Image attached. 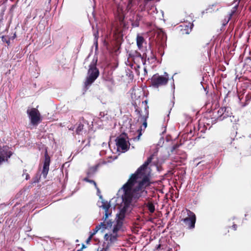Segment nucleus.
<instances>
[{
    "label": "nucleus",
    "instance_id": "1",
    "mask_svg": "<svg viewBox=\"0 0 251 251\" xmlns=\"http://www.w3.org/2000/svg\"><path fill=\"white\" fill-rule=\"evenodd\" d=\"M152 159V155L149 156L135 173L131 175L127 181L119 189L120 193L122 192H126L131 195L139 194L141 197L144 196L147 194L144 186L148 185L149 179L147 176H144L145 171Z\"/></svg>",
    "mask_w": 251,
    "mask_h": 251
},
{
    "label": "nucleus",
    "instance_id": "2",
    "mask_svg": "<svg viewBox=\"0 0 251 251\" xmlns=\"http://www.w3.org/2000/svg\"><path fill=\"white\" fill-rule=\"evenodd\" d=\"M152 159V155L149 156L135 173L131 175L127 181L119 189L120 193L122 192H126L131 195L139 194L141 197L144 196L147 194L144 186L148 185L149 179L147 176H144L145 171Z\"/></svg>",
    "mask_w": 251,
    "mask_h": 251
},
{
    "label": "nucleus",
    "instance_id": "3",
    "mask_svg": "<svg viewBox=\"0 0 251 251\" xmlns=\"http://www.w3.org/2000/svg\"><path fill=\"white\" fill-rule=\"evenodd\" d=\"M118 199L121 200L118 206V212L116 214L117 222L114 226L113 232L117 234L120 229L123 221L127 215H129L134 207V200L139 199L141 195L139 194L131 195L126 192H122L120 193V190L117 193ZM118 204V203H117Z\"/></svg>",
    "mask_w": 251,
    "mask_h": 251
},
{
    "label": "nucleus",
    "instance_id": "4",
    "mask_svg": "<svg viewBox=\"0 0 251 251\" xmlns=\"http://www.w3.org/2000/svg\"><path fill=\"white\" fill-rule=\"evenodd\" d=\"M97 58H93L91 64L89 65L88 71V76L85 82V86L86 87L91 85L99 75V71L96 67Z\"/></svg>",
    "mask_w": 251,
    "mask_h": 251
},
{
    "label": "nucleus",
    "instance_id": "5",
    "mask_svg": "<svg viewBox=\"0 0 251 251\" xmlns=\"http://www.w3.org/2000/svg\"><path fill=\"white\" fill-rule=\"evenodd\" d=\"M230 110V108L228 107L220 108L217 111V120L222 121L225 119L228 118V121H229L231 123H236L238 121V119L232 115Z\"/></svg>",
    "mask_w": 251,
    "mask_h": 251
},
{
    "label": "nucleus",
    "instance_id": "6",
    "mask_svg": "<svg viewBox=\"0 0 251 251\" xmlns=\"http://www.w3.org/2000/svg\"><path fill=\"white\" fill-rule=\"evenodd\" d=\"M26 112L32 126H37L41 122V115L36 108L28 109Z\"/></svg>",
    "mask_w": 251,
    "mask_h": 251
},
{
    "label": "nucleus",
    "instance_id": "7",
    "mask_svg": "<svg viewBox=\"0 0 251 251\" xmlns=\"http://www.w3.org/2000/svg\"><path fill=\"white\" fill-rule=\"evenodd\" d=\"M168 83L167 78L156 74L151 78V86L154 88H158L159 86L166 85Z\"/></svg>",
    "mask_w": 251,
    "mask_h": 251
},
{
    "label": "nucleus",
    "instance_id": "8",
    "mask_svg": "<svg viewBox=\"0 0 251 251\" xmlns=\"http://www.w3.org/2000/svg\"><path fill=\"white\" fill-rule=\"evenodd\" d=\"M187 212L188 217L182 219L181 221L184 223L185 226H187L188 229H192L195 228L196 216L194 212L189 210Z\"/></svg>",
    "mask_w": 251,
    "mask_h": 251
},
{
    "label": "nucleus",
    "instance_id": "9",
    "mask_svg": "<svg viewBox=\"0 0 251 251\" xmlns=\"http://www.w3.org/2000/svg\"><path fill=\"white\" fill-rule=\"evenodd\" d=\"M13 152L9 151L8 146H5L0 148V165L4 162H8Z\"/></svg>",
    "mask_w": 251,
    "mask_h": 251
},
{
    "label": "nucleus",
    "instance_id": "10",
    "mask_svg": "<svg viewBox=\"0 0 251 251\" xmlns=\"http://www.w3.org/2000/svg\"><path fill=\"white\" fill-rule=\"evenodd\" d=\"M117 150L125 152L128 149V145L126 139L123 137H118L116 139Z\"/></svg>",
    "mask_w": 251,
    "mask_h": 251
},
{
    "label": "nucleus",
    "instance_id": "11",
    "mask_svg": "<svg viewBox=\"0 0 251 251\" xmlns=\"http://www.w3.org/2000/svg\"><path fill=\"white\" fill-rule=\"evenodd\" d=\"M104 238L105 241H108L107 244L105 247H103L102 249H100V251L98 249V251H106L109 247L117 240V234L106 233L105 234Z\"/></svg>",
    "mask_w": 251,
    "mask_h": 251
},
{
    "label": "nucleus",
    "instance_id": "12",
    "mask_svg": "<svg viewBox=\"0 0 251 251\" xmlns=\"http://www.w3.org/2000/svg\"><path fill=\"white\" fill-rule=\"evenodd\" d=\"M112 224L113 222L111 220H108L107 221H103V222L100 223L99 225L96 226L93 231L90 232V235L93 237L100 229H102L103 231L107 228H111L112 226Z\"/></svg>",
    "mask_w": 251,
    "mask_h": 251
},
{
    "label": "nucleus",
    "instance_id": "13",
    "mask_svg": "<svg viewBox=\"0 0 251 251\" xmlns=\"http://www.w3.org/2000/svg\"><path fill=\"white\" fill-rule=\"evenodd\" d=\"M50 162V156L48 154V152L46 151L45 153V158L44 161V164L43 167V170L42 172V175L44 178H46L48 174L49 170V166Z\"/></svg>",
    "mask_w": 251,
    "mask_h": 251
},
{
    "label": "nucleus",
    "instance_id": "14",
    "mask_svg": "<svg viewBox=\"0 0 251 251\" xmlns=\"http://www.w3.org/2000/svg\"><path fill=\"white\" fill-rule=\"evenodd\" d=\"M101 202L102 204L100 206V207H102L103 209H104L105 211V214L102 220L104 221H107V219L109 216H111V213L109 211L110 205V203H108L107 201L104 202L102 201Z\"/></svg>",
    "mask_w": 251,
    "mask_h": 251
},
{
    "label": "nucleus",
    "instance_id": "15",
    "mask_svg": "<svg viewBox=\"0 0 251 251\" xmlns=\"http://www.w3.org/2000/svg\"><path fill=\"white\" fill-rule=\"evenodd\" d=\"M193 26V24L189 23L188 24L186 23H183L182 25H180V27H181L180 30L182 34H189L192 30V27Z\"/></svg>",
    "mask_w": 251,
    "mask_h": 251
},
{
    "label": "nucleus",
    "instance_id": "16",
    "mask_svg": "<svg viewBox=\"0 0 251 251\" xmlns=\"http://www.w3.org/2000/svg\"><path fill=\"white\" fill-rule=\"evenodd\" d=\"M149 106H146L145 108V115H141V118L140 120L141 121L143 122V126H144V129H145L147 126V119L149 117Z\"/></svg>",
    "mask_w": 251,
    "mask_h": 251
},
{
    "label": "nucleus",
    "instance_id": "17",
    "mask_svg": "<svg viewBox=\"0 0 251 251\" xmlns=\"http://www.w3.org/2000/svg\"><path fill=\"white\" fill-rule=\"evenodd\" d=\"M138 1V4L140 2H143V3H141L139 5V7L141 9V11H143L146 10L147 7L148 6V4L152 1L153 0H137ZM160 0H156V2L159 1Z\"/></svg>",
    "mask_w": 251,
    "mask_h": 251
},
{
    "label": "nucleus",
    "instance_id": "18",
    "mask_svg": "<svg viewBox=\"0 0 251 251\" xmlns=\"http://www.w3.org/2000/svg\"><path fill=\"white\" fill-rule=\"evenodd\" d=\"M98 169V165L90 167L88 169L87 171V177H93L96 174Z\"/></svg>",
    "mask_w": 251,
    "mask_h": 251
},
{
    "label": "nucleus",
    "instance_id": "19",
    "mask_svg": "<svg viewBox=\"0 0 251 251\" xmlns=\"http://www.w3.org/2000/svg\"><path fill=\"white\" fill-rule=\"evenodd\" d=\"M144 41V37L139 34H138L136 37V44L139 50H141L143 47V43Z\"/></svg>",
    "mask_w": 251,
    "mask_h": 251
},
{
    "label": "nucleus",
    "instance_id": "20",
    "mask_svg": "<svg viewBox=\"0 0 251 251\" xmlns=\"http://www.w3.org/2000/svg\"><path fill=\"white\" fill-rule=\"evenodd\" d=\"M142 16L140 15H137L135 18V20L132 22L131 25L133 27H138L139 26L140 21L142 20Z\"/></svg>",
    "mask_w": 251,
    "mask_h": 251
},
{
    "label": "nucleus",
    "instance_id": "21",
    "mask_svg": "<svg viewBox=\"0 0 251 251\" xmlns=\"http://www.w3.org/2000/svg\"><path fill=\"white\" fill-rule=\"evenodd\" d=\"M144 54L143 55H142L140 52L137 51H135L134 54L133 55V56L134 57L141 58L143 65H145L146 62V60L144 58Z\"/></svg>",
    "mask_w": 251,
    "mask_h": 251
},
{
    "label": "nucleus",
    "instance_id": "22",
    "mask_svg": "<svg viewBox=\"0 0 251 251\" xmlns=\"http://www.w3.org/2000/svg\"><path fill=\"white\" fill-rule=\"evenodd\" d=\"M147 207L150 213H152L154 212L155 207H154V204L152 203L148 202L147 204Z\"/></svg>",
    "mask_w": 251,
    "mask_h": 251
},
{
    "label": "nucleus",
    "instance_id": "23",
    "mask_svg": "<svg viewBox=\"0 0 251 251\" xmlns=\"http://www.w3.org/2000/svg\"><path fill=\"white\" fill-rule=\"evenodd\" d=\"M84 125L81 124V123L79 124L76 129V133L77 134H82L83 132Z\"/></svg>",
    "mask_w": 251,
    "mask_h": 251
},
{
    "label": "nucleus",
    "instance_id": "24",
    "mask_svg": "<svg viewBox=\"0 0 251 251\" xmlns=\"http://www.w3.org/2000/svg\"><path fill=\"white\" fill-rule=\"evenodd\" d=\"M142 127H141L140 129H138L137 131L138 132V135L136 137L133 138L134 141H138L140 139V136L142 135Z\"/></svg>",
    "mask_w": 251,
    "mask_h": 251
},
{
    "label": "nucleus",
    "instance_id": "25",
    "mask_svg": "<svg viewBox=\"0 0 251 251\" xmlns=\"http://www.w3.org/2000/svg\"><path fill=\"white\" fill-rule=\"evenodd\" d=\"M89 178V177H85L83 178V180L86 182H88L90 183L93 184L95 185V188H97V184L96 182L93 180L90 179Z\"/></svg>",
    "mask_w": 251,
    "mask_h": 251
},
{
    "label": "nucleus",
    "instance_id": "26",
    "mask_svg": "<svg viewBox=\"0 0 251 251\" xmlns=\"http://www.w3.org/2000/svg\"><path fill=\"white\" fill-rule=\"evenodd\" d=\"M151 56L148 57V60L149 61H150V60H151V62H152L156 60V57L155 55L153 54L152 51H151Z\"/></svg>",
    "mask_w": 251,
    "mask_h": 251
},
{
    "label": "nucleus",
    "instance_id": "27",
    "mask_svg": "<svg viewBox=\"0 0 251 251\" xmlns=\"http://www.w3.org/2000/svg\"><path fill=\"white\" fill-rule=\"evenodd\" d=\"M158 35L159 36H161V38H162V40H166V38H167V36H166V33L163 32L162 30H161L159 33H158Z\"/></svg>",
    "mask_w": 251,
    "mask_h": 251
},
{
    "label": "nucleus",
    "instance_id": "28",
    "mask_svg": "<svg viewBox=\"0 0 251 251\" xmlns=\"http://www.w3.org/2000/svg\"><path fill=\"white\" fill-rule=\"evenodd\" d=\"M107 118V117H105L104 113H102V112L100 113V114L99 115V117L98 118V119L100 121H103L106 120Z\"/></svg>",
    "mask_w": 251,
    "mask_h": 251
},
{
    "label": "nucleus",
    "instance_id": "29",
    "mask_svg": "<svg viewBox=\"0 0 251 251\" xmlns=\"http://www.w3.org/2000/svg\"><path fill=\"white\" fill-rule=\"evenodd\" d=\"M238 4H235V6L232 8L231 13L230 14V17L232 16L236 11L237 8H238Z\"/></svg>",
    "mask_w": 251,
    "mask_h": 251
},
{
    "label": "nucleus",
    "instance_id": "30",
    "mask_svg": "<svg viewBox=\"0 0 251 251\" xmlns=\"http://www.w3.org/2000/svg\"><path fill=\"white\" fill-rule=\"evenodd\" d=\"M214 5H215V4H213L211 6H210L208 8L205 9V10L203 11L201 13L202 14H203L205 13H207L208 12H211L212 10H211V9H212V7L214 6Z\"/></svg>",
    "mask_w": 251,
    "mask_h": 251
},
{
    "label": "nucleus",
    "instance_id": "31",
    "mask_svg": "<svg viewBox=\"0 0 251 251\" xmlns=\"http://www.w3.org/2000/svg\"><path fill=\"white\" fill-rule=\"evenodd\" d=\"M135 112L137 113V114L139 115V118H141V115H142L141 114V112L140 110L138 109V108H136L135 109Z\"/></svg>",
    "mask_w": 251,
    "mask_h": 251
},
{
    "label": "nucleus",
    "instance_id": "32",
    "mask_svg": "<svg viewBox=\"0 0 251 251\" xmlns=\"http://www.w3.org/2000/svg\"><path fill=\"white\" fill-rule=\"evenodd\" d=\"M231 94V93L228 92V93L226 94V96L225 97L224 101H226V100L228 98V97H230Z\"/></svg>",
    "mask_w": 251,
    "mask_h": 251
},
{
    "label": "nucleus",
    "instance_id": "33",
    "mask_svg": "<svg viewBox=\"0 0 251 251\" xmlns=\"http://www.w3.org/2000/svg\"><path fill=\"white\" fill-rule=\"evenodd\" d=\"M178 147V146L177 144L174 145L171 148V151L173 152Z\"/></svg>",
    "mask_w": 251,
    "mask_h": 251
},
{
    "label": "nucleus",
    "instance_id": "34",
    "mask_svg": "<svg viewBox=\"0 0 251 251\" xmlns=\"http://www.w3.org/2000/svg\"><path fill=\"white\" fill-rule=\"evenodd\" d=\"M246 101H249L251 100V94L246 95Z\"/></svg>",
    "mask_w": 251,
    "mask_h": 251
},
{
    "label": "nucleus",
    "instance_id": "35",
    "mask_svg": "<svg viewBox=\"0 0 251 251\" xmlns=\"http://www.w3.org/2000/svg\"><path fill=\"white\" fill-rule=\"evenodd\" d=\"M162 76L165 77V78H167V81L168 82L169 78V75H168V74L167 73L165 72L164 73V75H162Z\"/></svg>",
    "mask_w": 251,
    "mask_h": 251
},
{
    "label": "nucleus",
    "instance_id": "36",
    "mask_svg": "<svg viewBox=\"0 0 251 251\" xmlns=\"http://www.w3.org/2000/svg\"><path fill=\"white\" fill-rule=\"evenodd\" d=\"M97 190V194H98V195L99 196L100 198V199H102V197L101 195H99V194L100 193V189L98 188V187L97 186V188H96Z\"/></svg>",
    "mask_w": 251,
    "mask_h": 251
},
{
    "label": "nucleus",
    "instance_id": "37",
    "mask_svg": "<svg viewBox=\"0 0 251 251\" xmlns=\"http://www.w3.org/2000/svg\"><path fill=\"white\" fill-rule=\"evenodd\" d=\"M172 79H173V81H174V79H173V77H172ZM171 87L172 88V89L173 90V93H174L175 92V84H174V81H173V83L171 85Z\"/></svg>",
    "mask_w": 251,
    "mask_h": 251
},
{
    "label": "nucleus",
    "instance_id": "38",
    "mask_svg": "<svg viewBox=\"0 0 251 251\" xmlns=\"http://www.w3.org/2000/svg\"><path fill=\"white\" fill-rule=\"evenodd\" d=\"M94 45L95 46V47H96V50H97L98 49V40H97V38L96 39V40H94Z\"/></svg>",
    "mask_w": 251,
    "mask_h": 251
},
{
    "label": "nucleus",
    "instance_id": "39",
    "mask_svg": "<svg viewBox=\"0 0 251 251\" xmlns=\"http://www.w3.org/2000/svg\"><path fill=\"white\" fill-rule=\"evenodd\" d=\"M93 236H91V235H89V237L88 238V239L86 240V243L87 244L89 243V242L91 241V240L92 239Z\"/></svg>",
    "mask_w": 251,
    "mask_h": 251
},
{
    "label": "nucleus",
    "instance_id": "40",
    "mask_svg": "<svg viewBox=\"0 0 251 251\" xmlns=\"http://www.w3.org/2000/svg\"><path fill=\"white\" fill-rule=\"evenodd\" d=\"M94 36H95V40H96V39L97 38V40L98 39V37H99V36H98V32L97 31L96 33H94Z\"/></svg>",
    "mask_w": 251,
    "mask_h": 251
},
{
    "label": "nucleus",
    "instance_id": "41",
    "mask_svg": "<svg viewBox=\"0 0 251 251\" xmlns=\"http://www.w3.org/2000/svg\"><path fill=\"white\" fill-rule=\"evenodd\" d=\"M237 226L236 224H233L232 226V228L234 230H236L237 229Z\"/></svg>",
    "mask_w": 251,
    "mask_h": 251
},
{
    "label": "nucleus",
    "instance_id": "42",
    "mask_svg": "<svg viewBox=\"0 0 251 251\" xmlns=\"http://www.w3.org/2000/svg\"><path fill=\"white\" fill-rule=\"evenodd\" d=\"M240 1V0H235L234 1V3H235V4H238V6Z\"/></svg>",
    "mask_w": 251,
    "mask_h": 251
},
{
    "label": "nucleus",
    "instance_id": "43",
    "mask_svg": "<svg viewBox=\"0 0 251 251\" xmlns=\"http://www.w3.org/2000/svg\"><path fill=\"white\" fill-rule=\"evenodd\" d=\"M144 75H147V70L146 67H144Z\"/></svg>",
    "mask_w": 251,
    "mask_h": 251
},
{
    "label": "nucleus",
    "instance_id": "44",
    "mask_svg": "<svg viewBox=\"0 0 251 251\" xmlns=\"http://www.w3.org/2000/svg\"><path fill=\"white\" fill-rule=\"evenodd\" d=\"M234 96H235V98L238 97V100H239V101H240V100H241V98H240V96H235V95Z\"/></svg>",
    "mask_w": 251,
    "mask_h": 251
},
{
    "label": "nucleus",
    "instance_id": "45",
    "mask_svg": "<svg viewBox=\"0 0 251 251\" xmlns=\"http://www.w3.org/2000/svg\"><path fill=\"white\" fill-rule=\"evenodd\" d=\"M143 103H145V107H146V106H148L147 105V100H145L144 101H143Z\"/></svg>",
    "mask_w": 251,
    "mask_h": 251
},
{
    "label": "nucleus",
    "instance_id": "46",
    "mask_svg": "<svg viewBox=\"0 0 251 251\" xmlns=\"http://www.w3.org/2000/svg\"><path fill=\"white\" fill-rule=\"evenodd\" d=\"M166 132V129H165L163 131H162V134H163L164 133H165Z\"/></svg>",
    "mask_w": 251,
    "mask_h": 251
},
{
    "label": "nucleus",
    "instance_id": "47",
    "mask_svg": "<svg viewBox=\"0 0 251 251\" xmlns=\"http://www.w3.org/2000/svg\"><path fill=\"white\" fill-rule=\"evenodd\" d=\"M29 176L28 175H27L26 176V179H28V177Z\"/></svg>",
    "mask_w": 251,
    "mask_h": 251
},
{
    "label": "nucleus",
    "instance_id": "48",
    "mask_svg": "<svg viewBox=\"0 0 251 251\" xmlns=\"http://www.w3.org/2000/svg\"><path fill=\"white\" fill-rule=\"evenodd\" d=\"M160 247V245H158L157 246V249L159 248Z\"/></svg>",
    "mask_w": 251,
    "mask_h": 251
},
{
    "label": "nucleus",
    "instance_id": "49",
    "mask_svg": "<svg viewBox=\"0 0 251 251\" xmlns=\"http://www.w3.org/2000/svg\"><path fill=\"white\" fill-rule=\"evenodd\" d=\"M89 141L88 142V144H86V146H87L89 144Z\"/></svg>",
    "mask_w": 251,
    "mask_h": 251
},
{
    "label": "nucleus",
    "instance_id": "50",
    "mask_svg": "<svg viewBox=\"0 0 251 251\" xmlns=\"http://www.w3.org/2000/svg\"><path fill=\"white\" fill-rule=\"evenodd\" d=\"M77 251H82L81 250H78Z\"/></svg>",
    "mask_w": 251,
    "mask_h": 251
},
{
    "label": "nucleus",
    "instance_id": "51",
    "mask_svg": "<svg viewBox=\"0 0 251 251\" xmlns=\"http://www.w3.org/2000/svg\"><path fill=\"white\" fill-rule=\"evenodd\" d=\"M82 248H85L84 245L82 246Z\"/></svg>",
    "mask_w": 251,
    "mask_h": 251
},
{
    "label": "nucleus",
    "instance_id": "52",
    "mask_svg": "<svg viewBox=\"0 0 251 251\" xmlns=\"http://www.w3.org/2000/svg\"><path fill=\"white\" fill-rule=\"evenodd\" d=\"M250 137H251V134L250 135Z\"/></svg>",
    "mask_w": 251,
    "mask_h": 251
}]
</instances>
